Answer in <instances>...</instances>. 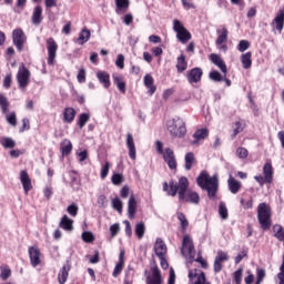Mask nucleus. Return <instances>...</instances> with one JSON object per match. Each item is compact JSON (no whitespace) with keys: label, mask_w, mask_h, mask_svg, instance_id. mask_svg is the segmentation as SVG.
<instances>
[{"label":"nucleus","mask_w":284,"mask_h":284,"mask_svg":"<svg viewBox=\"0 0 284 284\" xmlns=\"http://www.w3.org/2000/svg\"><path fill=\"white\" fill-rule=\"evenodd\" d=\"M187 187H190V181L185 176L180 178L178 184L173 180L169 184L168 182L163 183V192H166L168 196H176L178 193L180 201L199 205L201 196L195 191H187Z\"/></svg>","instance_id":"nucleus-1"},{"label":"nucleus","mask_w":284,"mask_h":284,"mask_svg":"<svg viewBox=\"0 0 284 284\" xmlns=\"http://www.w3.org/2000/svg\"><path fill=\"white\" fill-rule=\"evenodd\" d=\"M196 183L201 190L207 192L209 199H214L219 192V175L210 176L206 171H202L196 179Z\"/></svg>","instance_id":"nucleus-2"},{"label":"nucleus","mask_w":284,"mask_h":284,"mask_svg":"<svg viewBox=\"0 0 284 284\" xmlns=\"http://www.w3.org/2000/svg\"><path fill=\"white\" fill-rule=\"evenodd\" d=\"M166 130L173 139H183L187 134L185 121L181 118H173L166 122Z\"/></svg>","instance_id":"nucleus-3"},{"label":"nucleus","mask_w":284,"mask_h":284,"mask_svg":"<svg viewBox=\"0 0 284 284\" xmlns=\"http://www.w3.org/2000/svg\"><path fill=\"white\" fill-rule=\"evenodd\" d=\"M257 221L264 231H267L270 227H272V207H270V204L265 202L258 204Z\"/></svg>","instance_id":"nucleus-4"},{"label":"nucleus","mask_w":284,"mask_h":284,"mask_svg":"<svg viewBox=\"0 0 284 284\" xmlns=\"http://www.w3.org/2000/svg\"><path fill=\"white\" fill-rule=\"evenodd\" d=\"M181 254L185 257L187 263H194L196 251L194 250V242L190 235H184L182 241Z\"/></svg>","instance_id":"nucleus-5"},{"label":"nucleus","mask_w":284,"mask_h":284,"mask_svg":"<svg viewBox=\"0 0 284 284\" xmlns=\"http://www.w3.org/2000/svg\"><path fill=\"white\" fill-rule=\"evenodd\" d=\"M217 38L215 40V45L220 52H227V37L230 34V31L227 30V27L221 26L216 30Z\"/></svg>","instance_id":"nucleus-6"},{"label":"nucleus","mask_w":284,"mask_h":284,"mask_svg":"<svg viewBox=\"0 0 284 284\" xmlns=\"http://www.w3.org/2000/svg\"><path fill=\"white\" fill-rule=\"evenodd\" d=\"M173 30L176 32V39L180 43H187L192 39V34L180 20H173Z\"/></svg>","instance_id":"nucleus-7"},{"label":"nucleus","mask_w":284,"mask_h":284,"mask_svg":"<svg viewBox=\"0 0 284 284\" xmlns=\"http://www.w3.org/2000/svg\"><path fill=\"white\" fill-rule=\"evenodd\" d=\"M30 77H32V73H30V70H28L26 65L22 64L21 67H19L17 73V81L22 92L26 91V88H28V85H30Z\"/></svg>","instance_id":"nucleus-8"},{"label":"nucleus","mask_w":284,"mask_h":284,"mask_svg":"<svg viewBox=\"0 0 284 284\" xmlns=\"http://www.w3.org/2000/svg\"><path fill=\"white\" fill-rule=\"evenodd\" d=\"M47 50H48V64L54 65V60L57 59V50H59V45L54 38H49L47 40Z\"/></svg>","instance_id":"nucleus-9"},{"label":"nucleus","mask_w":284,"mask_h":284,"mask_svg":"<svg viewBox=\"0 0 284 284\" xmlns=\"http://www.w3.org/2000/svg\"><path fill=\"white\" fill-rule=\"evenodd\" d=\"M189 280L193 284H211L205 277V273L197 268L189 271Z\"/></svg>","instance_id":"nucleus-10"},{"label":"nucleus","mask_w":284,"mask_h":284,"mask_svg":"<svg viewBox=\"0 0 284 284\" xmlns=\"http://www.w3.org/2000/svg\"><path fill=\"white\" fill-rule=\"evenodd\" d=\"M12 39H13V44L16 45L17 50L21 52L23 50V43H26V33L21 29H16L12 32Z\"/></svg>","instance_id":"nucleus-11"},{"label":"nucleus","mask_w":284,"mask_h":284,"mask_svg":"<svg viewBox=\"0 0 284 284\" xmlns=\"http://www.w3.org/2000/svg\"><path fill=\"white\" fill-rule=\"evenodd\" d=\"M28 252L32 267H38V265H41V250H39L37 246H30Z\"/></svg>","instance_id":"nucleus-12"},{"label":"nucleus","mask_w":284,"mask_h":284,"mask_svg":"<svg viewBox=\"0 0 284 284\" xmlns=\"http://www.w3.org/2000/svg\"><path fill=\"white\" fill-rule=\"evenodd\" d=\"M230 256L227 255V253L223 252V251H217V255L215 256L214 260V272L216 274H219V272H221V270H223V262L229 261Z\"/></svg>","instance_id":"nucleus-13"},{"label":"nucleus","mask_w":284,"mask_h":284,"mask_svg":"<svg viewBox=\"0 0 284 284\" xmlns=\"http://www.w3.org/2000/svg\"><path fill=\"white\" fill-rule=\"evenodd\" d=\"M162 155L170 170H176V158L174 156V151L168 148Z\"/></svg>","instance_id":"nucleus-14"},{"label":"nucleus","mask_w":284,"mask_h":284,"mask_svg":"<svg viewBox=\"0 0 284 284\" xmlns=\"http://www.w3.org/2000/svg\"><path fill=\"white\" fill-rule=\"evenodd\" d=\"M146 284H163L159 267L154 266L151 268V274L146 277Z\"/></svg>","instance_id":"nucleus-15"},{"label":"nucleus","mask_w":284,"mask_h":284,"mask_svg":"<svg viewBox=\"0 0 284 284\" xmlns=\"http://www.w3.org/2000/svg\"><path fill=\"white\" fill-rule=\"evenodd\" d=\"M272 28H274V30H277L278 34H281V32H283V28H284V9H281L277 14L275 16L273 22H272Z\"/></svg>","instance_id":"nucleus-16"},{"label":"nucleus","mask_w":284,"mask_h":284,"mask_svg":"<svg viewBox=\"0 0 284 284\" xmlns=\"http://www.w3.org/2000/svg\"><path fill=\"white\" fill-rule=\"evenodd\" d=\"M154 253L158 258H163L168 254V245L163 243V240L156 239L154 244Z\"/></svg>","instance_id":"nucleus-17"},{"label":"nucleus","mask_w":284,"mask_h":284,"mask_svg":"<svg viewBox=\"0 0 284 284\" xmlns=\"http://www.w3.org/2000/svg\"><path fill=\"white\" fill-rule=\"evenodd\" d=\"M263 174L266 183H272V181H274V168L272 166V160H267L264 164Z\"/></svg>","instance_id":"nucleus-18"},{"label":"nucleus","mask_w":284,"mask_h":284,"mask_svg":"<svg viewBox=\"0 0 284 284\" xmlns=\"http://www.w3.org/2000/svg\"><path fill=\"white\" fill-rule=\"evenodd\" d=\"M126 146L129 149V156L132 161H136V146L134 144V136L132 133H128L126 135Z\"/></svg>","instance_id":"nucleus-19"},{"label":"nucleus","mask_w":284,"mask_h":284,"mask_svg":"<svg viewBox=\"0 0 284 284\" xmlns=\"http://www.w3.org/2000/svg\"><path fill=\"white\" fill-rule=\"evenodd\" d=\"M210 60L214 65H217V68L223 72L224 77L227 74V65L225 64V61L219 57V54L212 53L210 55Z\"/></svg>","instance_id":"nucleus-20"},{"label":"nucleus","mask_w":284,"mask_h":284,"mask_svg":"<svg viewBox=\"0 0 284 284\" xmlns=\"http://www.w3.org/2000/svg\"><path fill=\"white\" fill-rule=\"evenodd\" d=\"M20 181L22 183L24 193L28 194V192L32 190V180H30V175H28V171L20 172Z\"/></svg>","instance_id":"nucleus-21"},{"label":"nucleus","mask_w":284,"mask_h":284,"mask_svg":"<svg viewBox=\"0 0 284 284\" xmlns=\"http://www.w3.org/2000/svg\"><path fill=\"white\" fill-rule=\"evenodd\" d=\"M115 14H125L130 8V0H114Z\"/></svg>","instance_id":"nucleus-22"},{"label":"nucleus","mask_w":284,"mask_h":284,"mask_svg":"<svg viewBox=\"0 0 284 284\" xmlns=\"http://www.w3.org/2000/svg\"><path fill=\"white\" fill-rule=\"evenodd\" d=\"M227 185L231 194H239L241 187L243 186V184L239 182V180L234 179L232 175H230L227 180Z\"/></svg>","instance_id":"nucleus-23"},{"label":"nucleus","mask_w":284,"mask_h":284,"mask_svg":"<svg viewBox=\"0 0 284 284\" xmlns=\"http://www.w3.org/2000/svg\"><path fill=\"white\" fill-rule=\"evenodd\" d=\"M201 77H203V70H201V68H194L190 71L187 81L189 83H199V81H201Z\"/></svg>","instance_id":"nucleus-24"},{"label":"nucleus","mask_w":284,"mask_h":284,"mask_svg":"<svg viewBox=\"0 0 284 284\" xmlns=\"http://www.w3.org/2000/svg\"><path fill=\"white\" fill-rule=\"evenodd\" d=\"M59 227L65 232H72V230H74V221L68 217V215H63L59 223Z\"/></svg>","instance_id":"nucleus-25"},{"label":"nucleus","mask_w":284,"mask_h":284,"mask_svg":"<svg viewBox=\"0 0 284 284\" xmlns=\"http://www.w3.org/2000/svg\"><path fill=\"white\" fill-rule=\"evenodd\" d=\"M209 134H210V131H207V129L196 130L195 133L193 134V139L195 140L192 141V145H197L199 141H203V139H207Z\"/></svg>","instance_id":"nucleus-26"},{"label":"nucleus","mask_w":284,"mask_h":284,"mask_svg":"<svg viewBox=\"0 0 284 284\" xmlns=\"http://www.w3.org/2000/svg\"><path fill=\"white\" fill-rule=\"evenodd\" d=\"M43 21V9L40 6L36 7L32 13L33 26H39Z\"/></svg>","instance_id":"nucleus-27"},{"label":"nucleus","mask_w":284,"mask_h":284,"mask_svg":"<svg viewBox=\"0 0 284 284\" xmlns=\"http://www.w3.org/2000/svg\"><path fill=\"white\" fill-rule=\"evenodd\" d=\"M97 79L99 80L100 83H102L103 88H110V73L105 71H99L97 73Z\"/></svg>","instance_id":"nucleus-28"},{"label":"nucleus","mask_w":284,"mask_h":284,"mask_svg":"<svg viewBox=\"0 0 284 284\" xmlns=\"http://www.w3.org/2000/svg\"><path fill=\"white\" fill-rule=\"evenodd\" d=\"M69 275H70V265L67 264V265L62 266V268L60 270V272L58 274V283L65 284Z\"/></svg>","instance_id":"nucleus-29"},{"label":"nucleus","mask_w":284,"mask_h":284,"mask_svg":"<svg viewBox=\"0 0 284 284\" xmlns=\"http://www.w3.org/2000/svg\"><path fill=\"white\" fill-rule=\"evenodd\" d=\"M91 34L92 33L88 28L82 29L81 32L79 33V38L77 39V43H79V45H83L84 43H88L90 41Z\"/></svg>","instance_id":"nucleus-30"},{"label":"nucleus","mask_w":284,"mask_h":284,"mask_svg":"<svg viewBox=\"0 0 284 284\" xmlns=\"http://www.w3.org/2000/svg\"><path fill=\"white\" fill-rule=\"evenodd\" d=\"M74 116H77L74 108H65L63 111V123H72Z\"/></svg>","instance_id":"nucleus-31"},{"label":"nucleus","mask_w":284,"mask_h":284,"mask_svg":"<svg viewBox=\"0 0 284 284\" xmlns=\"http://www.w3.org/2000/svg\"><path fill=\"white\" fill-rule=\"evenodd\" d=\"M128 214L129 219H134V214H136V199L134 195H131L128 202Z\"/></svg>","instance_id":"nucleus-32"},{"label":"nucleus","mask_w":284,"mask_h":284,"mask_svg":"<svg viewBox=\"0 0 284 284\" xmlns=\"http://www.w3.org/2000/svg\"><path fill=\"white\" fill-rule=\"evenodd\" d=\"M176 219L178 221H180L181 232L185 234V232H187V227H190V222L187 221L185 214L183 213H178Z\"/></svg>","instance_id":"nucleus-33"},{"label":"nucleus","mask_w":284,"mask_h":284,"mask_svg":"<svg viewBox=\"0 0 284 284\" xmlns=\"http://www.w3.org/2000/svg\"><path fill=\"white\" fill-rule=\"evenodd\" d=\"M60 150L62 156H68L72 152V142L68 139L63 140Z\"/></svg>","instance_id":"nucleus-34"},{"label":"nucleus","mask_w":284,"mask_h":284,"mask_svg":"<svg viewBox=\"0 0 284 284\" xmlns=\"http://www.w3.org/2000/svg\"><path fill=\"white\" fill-rule=\"evenodd\" d=\"M144 85L149 89L151 95L156 92V87H154V78H152V75L146 74L144 77Z\"/></svg>","instance_id":"nucleus-35"},{"label":"nucleus","mask_w":284,"mask_h":284,"mask_svg":"<svg viewBox=\"0 0 284 284\" xmlns=\"http://www.w3.org/2000/svg\"><path fill=\"white\" fill-rule=\"evenodd\" d=\"M241 61L244 70H250V68H252V52H246L242 54Z\"/></svg>","instance_id":"nucleus-36"},{"label":"nucleus","mask_w":284,"mask_h":284,"mask_svg":"<svg viewBox=\"0 0 284 284\" xmlns=\"http://www.w3.org/2000/svg\"><path fill=\"white\" fill-rule=\"evenodd\" d=\"M113 83L116 85L118 90L121 92V94H125V81H123V78L119 75L113 77Z\"/></svg>","instance_id":"nucleus-37"},{"label":"nucleus","mask_w":284,"mask_h":284,"mask_svg":"<svg viewBox=\"0 0 284 284\" xmlns=\"http://www.w3.org/2000/svg\"><path fill=\"white\" fill-rule=\"evenodd\" d=\"M273 233L277 241H284V227L281 224H275L273 226Z\"/></svg>","instance_id":"nucleus-38"},{"label":"nucleus","mask_w":284,"mask_h":284,"mask_svg":"<svg viewBox=\"0 0 284 284\" xmlns=\"http://www.w3.org/2000/svg\"><path fill=\"white\" fill-rule=\"evenodd\" d=\"M184 161H185V165H184L185 170H187V171L192 170V168L194 166V161H195L194 153H192V152L186 153Z\"/></svg>","instance_id":"nucleus-39"},{"label":"nucleus","mask_w":284,"mask_h":284,"mask_svg":"<svg viewBox=\"0 0 284 284\" xmlns=\"http://www.w3.org/2000/svg\"><path fill=\"white\" fill-rule=\"evenodd\" d=\"M176 70L178 72H185V70H187V62L185 61V55L182 54L178 58Z\"/></svg>","instance_id":"nucleus-40"},{"label":"nucleus","mask_w":284,"mask_h":284,"mask_svg":"<svg viewBox=\"0 0 284 284\" xmlns=\"http://www.w3.org/2000/svg\"><path fill=\"white\" fill-rule=\"evenodd\" d=\"M70 179H71V182H70L71 187L73 190H79L81 182L79 181V176L77 175V172L71 171Z\"/></svg>","instance_id":"nucleus-41"},{"label":"nucleus","mask_w":284,"mask_h":284,"mask_svg":"<svg viewBox=\"0 0 284 284\" xmlns=\"http://www.w3.org/2000/svg\"><path fill=\"white\" fill-rule=\"evenodd\" d=\"M88 121H90V113H81L78 116V125L80 130H83V128H85V123H88Z\"/></svg>","instance_id":"nucleus-42"},{"label":"nucleus","mask_w":284,"mask_h":284,"mask_svg":"<svg viewBox=\"0 0 284 284\" xmlns=\"http://www.w3.org/2000/svg\"><path fill=\"white\" fill-rule=\"evenodd\" d=\"M0 144L2 148L12 149L14 145H17V142H14L12 138L3 136L0 139Z\"/></svg>","instance_id":"nucleus-43"},{"label":"nucleus","mask_w":284,"mask_h":284,"mask_svg":"<svg viewBox=\"0 0 284 284\" xmlns=\"http://www.w3.org/2000/svg\"><path fill=\"white\" fill-rule=\"evenodd\" d=\"M0 270H1L0 278L2 281H8V277L12 276V271L8 265H2Z\"/></svg>","instance_id":"nucleus-44"},{"label":"nucleus","mask_w":284,"mask_h":284,"mask_svg":"<svg viewBox=\"0 0 284 284\" xmlns=\"http://www.w3.org/2000/svg\"><path fill=\"white\" fill-rule=\"evenodd\" d=\"M0 108L2 114H8V108H10V102H8V98L2 94H0Z\"/></svg>","instance_id":"nucleus-45"},{"label":"nucleus","mask_w":284,"mask_h":284,"mask_svg":"<svg viewBox=\"0 0 284 284\" xmlns=\"http://www.w3.org/2000/svg\"><path fill=\"white\" fill-rule=\"evenodd\" d=\"M112 207H113V210H116V212H119V214H122V212H123V202L121 201V199L114 197L112 200Z\"/></svg>","instance_id":"nucleus-46"},{"label":"nucleus","mask_w":284,"mask_h":284,"mask_svg":"<svg viewBox=\"0 0 284 284\" xmlns=\"http://www.w3.org/2000/svg\"><path fill=\"white\" fill-rule=\"evenodd\" d=\"M135 234H136L138 239H143V236L145 235V224L138 223L135 225Z\"/></svg>","instance_id":"nucleus-47"},{"label":"nucleus","mask_w":284,"mask_h":284,"mask_svg":"<svg viewBox=\"0 0 284 284\" xmlns=\"http://www.w3.org/2000/svg\"><path fill=\"white\" fill-rule=\"evenodd\" d=\"M219 214H220L221 219H223V220H226L229 216L227 206L225 205L224 202H220Z\"/></svg>","instance_id":"nucleus-48"},{"label":"nucleus","mask_w":284,"mask_h":284,"mask_svg":"<svg viewBox=\"0 0 284 284\" xmlns=\"http://www.w3.org/2000/svg\"><path fill=\"white\" fill-rule=\"evenodd\" d=\"M244 128L245 126H244L243 122H241V121L235 122V129L233 131V134L231 135L232 139H236V135L241 134V132H243Z\"/></svg>","instance_id":"nucleus-49"},{"label":"nucleus","mask_w":284,"mask_h":284,"mask_svg":"<svg viewBox=\"0 0 284 284\" xmlns=\"http://www.w3.org/2000/svg\"><path fill=\"white\" fill-rule=\"evenodd\" d=\"M82 241L84 243H94V234H92L90 231H84L82 233Z\"/></svg>","instance_id":"nucleus-50"},{"label":"nucleus","mask_w":284,"mask_h":284,"mask_svg":"<svg viewBox=\"0 0 284 284\" xmlns=\"http://www.w3.org/2000/svg\"><path fill=\"white\" fill-rule=\"evenodd\" d=\"M111 181H112L113 185H121V183H123L124 179L121 173H114L111 178Z\"/></svg>","instance_id":"nucleus-51"},{"label":"nucleus","mask_w":284,"mask_h":284,"mask_svg":"<svg viewBox=\"0 0 284 284\" xmlns=\"http://www.w3.org/2000/svg\"><path fill=\"white\" fill-rule=\"evenodd\" d=\"M234 281L236 284L243 283V267H240L234 272Z\"/></svg>","instance_id":"nucleus-52"},{"label":"nucleus","mask_w":284,"mask_h":284,"mask_svg":"<svg viewBox=\"0 0 284 284\" xmlns=\"http://www.w3.org/2000/svg\"><path fill=\"white\" fill-rule=\"evenodd\" d=\"M181 2L184 10H194L196 8L194 0H181Z\"/></svg>","instance_id":"nucleus-53"},{"label":"nucleus","mask_w":284,"mask_h":284,"mask_svg":"<svg viewBox=\"0 0 284 284\" xmlns=\"http://www.w3.org/2000/svg\"><path fill=\"white\" fill-rule=\"evenodd\" d=\"M239 52H245V50H250V41L241 40L237 44Z\"/></svg>","instance_id":"nucleus-54"},{"label":"nucleus","mask_w":284,"mask_h":284,"mask_svg":"<svg viewBox=\"0 0 284 284\" xmlns=\"http://www.w3.org/2000/svg\"><path fill=\"white\" fill-rule=\"evenodd\" d=\"M115 65L116 68H119L120 70H123V68H125V57H123V54H118L116 61H115Z\"/></svg>","instance_id":"nucleus-55"},{"label":"nucleus","mask_w":284,"mask_h":284,"mask_svg":"<svg viewBox=\"0 0 284 284\" xmlns=\"http://www.w3.org/2000/svg\"><path fill=\"white\" fill-rule=\"evenodd\" d=\"M109 173H110V162H105V164L102 166L100 172L101 179H106Z\"/></svg>","instance_id":"nucleus-56"},{"label":"nucleus","mask_w":284,"mask_h":284,"mask_svg":"<svg viewBox=\"0 0 284 284\" xmlns=\"http://www.w3.org/2000/svg\"><path fill=\"white\" fill-rule=\"evenodd\" d=\"M7 123L13 128L17 125V114L14 112L7 114Z\"/></svg>","instance_id":"nucleus-57"},{"label":"nucleus","mask_w":284,"mask_h":284,"mask_svg":"<svg viewBox=\"0 0 284 284\" xmlns=\"http://www.w3.org/2000/svg\"><path fill=\"white\" fill-rule=\"evenodd\" d=\"M67 212L70 216H77V214H79V206L77 204H71L68 206Z\"/></svg>","instance_id":"nucleus-58"},{"label":"nucleus","mask_w":284,"mask_h":284,"mask_svg":"<svg viewBox=\"0 0 284 284\" xmlns=\"http://www.w3.org/2000/svg\"><path fill=\"white\" fill-rule=\"evenodd\" d=\"M256 276H257V280H256V283H255V284H261V283H263V278H265V270H263V268H257V271H256Z\"/></svg>","instance_id":"nucleus-59"},{"label":"nucleus","mask_w":284,"mask_h":284,"mask_svg":"<svg viewBox=\"0 0 284 284\" xmlns=\"http://www.w3.org/2000/svg\"><path fill=\"white\" fill-rule=\"evenodd\" d=\"M247 154H248V152H247V149H245V148H239L236 150V156L239 159H247Z\"/></svg>","instance_id":"nucleus-60"},{"label":"nucleus","mask_w":284,"mask_h":284,"mask_svg":"<svg viewBox=\"0 0 284 284\" xmlns=\"http://www.w3.org/2000/svg\"><path fill=\"white\" fill-rule=\"evenodd\" d=\"M78 83H85V69H80L77 75Z\"/></svg>","instance_id":"nucleus-61"},{"label":"nucleus","mask_w":284,"mask_h":284,"mask_svg":"<svg viewBox=\"0 0 284 284\" xmlns=\"http://www.w3.org/2000/svg\"><path fill=\"white\" fill-rule=\"evenodd\" d=\"M210 79H212V81H223V75H221L219 71H212L210 73Z\"/></svg>","instance_id":"nucleus-62"},{"label":"nucleus","mask_w":284,"mask_h":284,"mask_svg":"<svg viewBox=\"0 0 284 284\" xmlns=\"http://www.w3.org/2000/svg\"><path fill=\"white\" fill-rule=\"evenodd\" d=\"M176 283V273H174V268H170L169 272V280H168V284H174Z\"/></svg>","instance_id":"nucleus-63"},{"label":"nucleus","mask_w":284,"mask_h":284,"mask_svg":"<svg viewBox=\"0 0 284 284\" xmlns=\"http://www.w3.org/2000/svg\"><path fill=\"white\" fill-rule=\"evenodd\" d=\"M121 272H123V263L119 262L113 271V276L116 277L119 276V274H121Z\"/></svg>","instance_id":"nucleus-64"}]
</instances>
